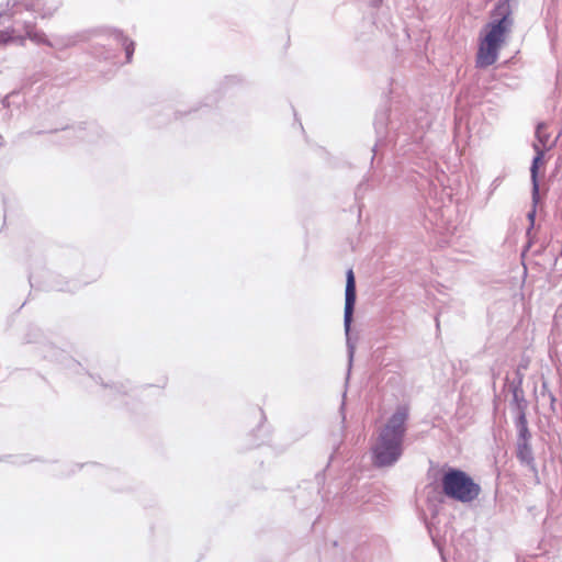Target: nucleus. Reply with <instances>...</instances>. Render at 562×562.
I'll return each mask as SVG.
<instances>
[{"mask_svg":"<svg viewBox=\"0 0 562 562\" xmlns=\"http://www.w3.org/2000/svg\"><path fill=\"white\" fill-rule=\"evenodd\" d=\"M513 26L514 19L509 4H498L491 13V21L480 32L475 56L476 67L486 68L496 63Z\"/></svg>","mask_w":562,"mask_h":562,"instance_id":"obj_1","label":"nucleus"},{"mask_svg":"<svg viewBox=\"0 0 562 562\" xmlns=\"http://www.w3.org/2000/svg\"><path fill=\"white\" fill-rule=\"evenodd\" d=\"M408 416L409 407L400 405L380 429L378 439L372 447L374 464L391 465L401 457Z\"/></svg>","mask_w":562,"mask_h":562,"instance_id":"obj_2","label":"nucleus"},{"mask_svg":"<svg viewBox=\"0 0 562 562\" xmlns=\"http://www.w3.org/2000/svg\"><path fill=\"white\" fill-rule=\"evenodd\" d=\"M442 492L449 498L471 503L481 493V486L464 471L449 469L441 479Z\"/></svg>","mask_w":562,"mask_h":562,"instance_id":"obj_3","label":"nucleus"},{"mask_svg":"<svg viewBox=\"0 0 562 562\" xmlns=\"http://www.w3.org/2000/svg\"><path fill=\"white\" fill-rule=\"evenodd\" d=\"M26 38L34 42L43 40V35L37 32L34 23H24L23 33L15 27H7L0 31V41L4 44L14 42L24 45Z\"/></svg>","mask_w":562,"mask_h":562,"instance_id":"obj_4","label":"nucleus"},{"mask_svg":"<svg viewBox=\"0 0 562 562\" xmlns=\"http://www.w3.org/2000/svg\"><path fill=\"white\" fill-rule=\"evenodd\" d=\"M346 300H345V325L348 328L351 322L356 303V280L352 269L347 271Z\"/></svg>","mask_w":562,"mask_h":562,"instance_id":"obj_5","label":"nucleus"},{"mask_svg":"<svg viewBox=\"0 0 562 562\" xmlns=\"http://www.w3.org/2000/svg\"><path fill=\"white\" fill-rule=\"evenodd\" d=\"M533 148L537 153V156L535 157L531 166V177L533 182V191L535 193L538 192V181H537V173L540 162L542 161V158L544 156V149L541 148L539 145H533Z\"/></svg>","mask_w":562,"mask_h":562,"instance_id":"obj_6","label":"nucleus"},{"mask_svg":"<svg viewBox=\"0 0 562 562\" xmlns=\"http://www.w3.org/2000/svg\"><path fill=\"white\" fill-rule=\"evenodd\" d=\"M546 130H547L546 124L540 123V124H538L537 131H536V136H537L539 143L541 144L540 147L543 149L547 147V144L549 140V135L547 134Z\"/></svg>","mask_w":562,"mask_h":562,"instance_id":"obj_7","label":"nucleus"},{"mask_svg":"<svg viewBox=\"0 0 562 562\" xmlns=\"http://www.w3.org/2000/svg\"><path fill=\"white\" fill-rule=\"evenodd\" d=\"M123 46H124V49H125V53H126V59H127V61H131L132 55H133L134 49H135V44H134V42L125 38L123 41Z\"/></svg>","mask_w":562,"mask_h":562,"instance_id":"obj_8","label":"nucleus"},{"mask_svg":"<svg viewBox=\"0 0 562 562\" xmlns=\"http://www.w3.org/2000/svg\"><path fill=\"white\" fill-rule=\"evenodd\" d=\"M520 432H521V436H524L525 438L527 437L528 429H527L526 425H524V427L521 428Z\"/></svg>","mask_w":562,"mask_h":562,"instance_id":"obj_9","label":"nucleus"}]
</instances>
